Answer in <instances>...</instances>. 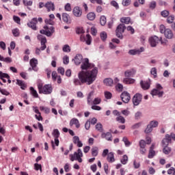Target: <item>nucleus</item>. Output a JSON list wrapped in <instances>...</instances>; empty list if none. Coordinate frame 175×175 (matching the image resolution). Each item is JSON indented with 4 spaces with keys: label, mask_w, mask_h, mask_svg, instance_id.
I'll list each match as a JSON object with an SVG mask.
<instances>
[{
    "label": "nucleus",
    "mask_w": 175,
    "mask_h": 175,
    "mask_svg": "<svg viewBox=\"0 0 175 175\" xmlns=\"http://www.w3.org/2000/svg\"><path fill=\"white\" fill-rule=\"evenodd\" d=\"M150 75H152V76H154V78H157V68L155 67L152 68V69L150 70Z\"/></svg>",
    "instance_id": "864d4df0"
},
{
    "label": "nucleus",
    "mask_w": 175,
    "mask_h": 175,
    "mask_svg": "<svg viewBox=\"0 0 175 175\" xmlns=\"http://www.w3.org/2000/svg\"><path fill=\"white\" fill-rule=\"evenodd\" d=\"M37 38H38V40L40 41L41 47L40 49L39 48L36 49V54L37 55H40V51H44V50H46V48L47 47L46 46V43H47V39L46 38V37L40 34L38 35Z\"/></svg>",
    "instance_id": "f03ea898"
},
{
    "label": "nucleus",
    "mask_w": 175,
    "mask_h": 175,
    "mask_svg": "<svg viewBox=\"0 0 175 175\" xmlns=\"http://www.w3.org/2000/svg\"><path fill=\"white\" fill-rule=\"evenodd\" d=\"M36 24H38V18H33L31 21L27 23V26L33 29V31H36L38 29V27H36Z\"/></svg>",
    "instance_id": "9b49d317"
},
{
    "label": "nucleus",
    "mask_w": 175,
    "mask_h": 175,
    "mask_svg": "<svg viewBox=\"0 0 175 175\" xmlns=\"http://www.w3.org/2000/svg\"><path fill=\"white\" fill-rule=\"evenodd\" d=\"M163 89V88L162 87V85H161V84L158 83L157 84L156 86V89H153L150 94L151 95H152V96L157 95L159 96V98H161L162 96H163V91H162V90Z\"/></svg>",
    "instance_id": "423d86ee"
},
{
    "label": "nucleus",
    "mask_w": 175,
    "mask_h": 175,
    "mask_svg": "<svg viewBox=\"0 0 175 175\" xmlns=\"http://www.w3.org/2000/svg\"><path fill=\"white\" fill-rule=\"evenodd\" d=\"M147 144L146 143V141H144V139H141L139 141V147L140 148H146V145Z\"/></svg>",
    "instance_id": "5fc2aeb1"
},
{
    "label": "nucleus",
    "mask_w": 175,
    "mask_h": 175,
    "mask_svg": "<svg viewBox=\"0 0 175 175\" xmlns=\"http://www.w3.org/2000/svg\"><path fill=\"white\" fill-rule=\"evenodd\" d=\"M44 8L47 9V12H50L52 10V12H54L55 10V7L54 6V3L51 1H48L45 5Z\"/></svg>",
    "instance_id": "a211bd4d"
},
{
    "label": "nucleus",
    "mask_w": 175,
    "mask_h": 175,
    "mask_svg": "<svg viewBox=\"0 0 175 175\" xmlns=\"http://www.w3.org/2000/svg\"><path fill=\"white\" fill-rule=\"evenodd\" d=\"M136 80L135 79L126 77L123 79L124 84H135Z\"/></svg>",
    "instance_id": "b1692460"
},
{
    "label": "nucleus",
    "mask_w": 175,
    "mask_h": 175,
    "mask_svg": "<svg viewBox=\"0 0 175 175\" xmlns=\"http://www.w3.org/2000/svg\"><path fill=\"white\" fill-rule=\"evenodd\" d=\"M151 132H152V127L150 124H148L145 129V133H151Z\"/></svg>",
    "instance_id": "13d9d810"
},
{
    "label": "nucleus",
    "mask_w": 175,
    "mask_h": 175,
    "mask_svg": "<svg viewBox=\"0 0 175 175\" xmlns=\"http://www.w3.org/2000/svg\"><path fill=\"white\" fill-rule=\"evenodd\" d=\"M174 21V15H170L167 18V23L168 24H173Z\"/></svg>",
    "instance_id": "c9c22d12"
},
{
    "label": "nucleus",
    "mask_w": 175,
    "mask_h": 175,
    "mask_svg": "<svg viewBox=\"0 0 175 175\" xmlns=\"http://www.w3.org/2000/svg\"><path fill=\"white\" fill-rule=\"evenodd\" d=\"M103 83L105 85H107L108 87H113V84H114V81L111 79V78H106L104 79Z\"/></svg>",
    "instance_id": "5701e85b"
},
{
    "label": "nucleus",
    "mask_w": 175,
    "mask_h": 175,
    "mask_svg": "<svg viewBox=\"0 0 175 175\" xmlns=\"http://www.w3.org/2000/svg\"><path fill=\"white\" fill-rule=\"evenodd\" d=\"M64 9L66 12H71L72 11V7L70 6V3H68L66 4Z\"/></svg>",
    "instance_id": "680f3d73"
},
{
    "label": "nucleus",
    "mask_w": 175,
    "mask_h": 175,
    "mask_svg": "<svg viewBox=\"0 0 175 175\" xmlns=\"http://www.w3.org/2000/svg\"><path fill=\"white\" fill-rule=\"evenodd\" d=\"M96 129L98 131V132H103V126H102V124L98 123L96 125Z\"/></svg>",
    "instance_id": "8fccbe9b"
},
{
    "label": "nucleus",
    "mask_w": 175,
    "mask_h": 175,
    "mask_svg": "<svg viewBox=\"0 0 175 175\" xmlns=\"http://www.w3.org/2000/svg\"><path fill=\"white\" fill-rule=\"evenodd\" d=\"M23 5L25 6H32L33 2L32 1L23 0Z\"/></svg>",
    "instance_id": "79ce46f5"
},
{
    "label": "nucleus",
    "mask_w": 175,
    "mask_h": 175,
    "mask_svg": "<svg viewBox=\"0 0 175 175\" xmlns=\"http://www.w3.org/2000/svg\"><path fill=\"white\" fill-rule=\"evenodd\" d=\"M120 98L124 103H129V100H131V94L124 91L121 94Z\"/></svg>",
    "instance_id": "9d476101"
},
{
    "label": "nucleus",
    "mask_w": 175,
    "mask_h": 175,
    "mask_svg": "<svg viewBox=\"0 0 175 175\" xmlns=\"http://www.w3.org/2000/svg\"><path fill=\"white\" fill-rule=\"evenodd\" d=\"M62 16L64 23H66V24H70L72 23V19H70V16L68 13H63Z\"/></svg>",
    "instance_id": "f3484780"
},
{
    "label": "nucleus",
    "mask_w": 175,
    "mask_h": 175,
    "mask_svg": "<svg viewBox=\"0 0 175 175\" xmlns=\"http://www.w3.org/2000/svg\"><path fill=\"white\" fill-rule=\"evenodd\" d=\"M136 75V70L132 69V70H127L124 72V76L125 77H133Z\"/></svg>",
    "instance_id": "aec40b11"
},
{
    "label": "nucleus",
    "mask_w": 175,
    "mask_h": 175,
    "mask_svg": "<svg viewBox=\"0 0 175 175\" xmlns=\"http://www.w3.org/2000/svg\"><path fill=\"white\" fill-rule=\"evenodd\" d=\"M38 88L39 94H44L45 95H49L53 92V88H51V85H44L43 86V83H40L38 84Z\"/></svg>",
    "instance_id": "7ed1b4c3"
},
{
    "label": "nucleus",
    "mask_w": 175,
    "mask_h": 175,
    "mask_svg": "<svg viewBox=\"0 0 175 175\" xmlns=\"http://www.w3.org/2000/svg\"><path fill=\"white\" fill-rule=\"evenodd\" d=\"M158 124H159L158 121H155V120H152L149 124V125L152 128H157V126H158Z\"/></svg>",
    "instance_id": "a18cd8bd"
},
{
    "label": "nucleus",
    "mask_w": 175,
    "mask_h": 175,
    "mask_svg": "<svg viewBox=\"0 0 175 175\" xmlns=\"http://www.w3.org/2000/svg\"><path fill=\"white\" fill-rule=\"evenodd\" d=\"M143 99V96L141 94L137 93L133 97V103L134 106H139L142 103V100Z\"/></svg>",
    "instance_id": "1a4fd4ad"
},
{
    "label": "nucleus",
    "mask_w": 175,
    "mask_h": 175,
    "mask_svg": "<svg viewBox=\"0 0 175 175\" xmlns=\"http://www.w3.org/2000/svg\"><path fill=\"white\" fill-rule=\"evenodd\" d=\"M163 152L165 155H169V154H170V152H172V148H170L167 146H164V148L163 149Z\"/></svg>",
    "instance_id": "c85d7f7f"
},
{
    "label": "nucleus",
    "mask_w": 175,
    "mask_h": 175,
    "mask_svg": "<svg viewBox=\"0 0 175 175\" xmlns=\"http://www.w3.org/2000/svg\"><path fill=\"white\" fill-rule=\"evenodd\" d=\"M45 24L49 25H54L55 22L53 21V19L46 18L45 19Z\"/></svg>",
    "instance_id": "3c124183"
},
{
    "label": "nucleus",
    "mask_w": 175,
    "mask_h": 175,
    "mask_svg": "<svg viewBox=\"0 0 175 175\" xmlns=\"http://www.w3.org/2000/svg\"><path fill=\"white\" fill-rule=\"evenodd\" d=\"M120 162L122 165H126L128 163V156L126 154L123 155L120 159Z\"/></svg>",
    "instance_id": "473e14b6"
},
{
    "label": "nucleus",
    "mask_w": 175,
    "mask_h": 175,
    "mask_svg": "<svg viewBox=\"0 0 175 175\" xmlns=\"http://www.w3.org/2000/svg\"><path fill=\"white\" fill-rule=\"evenodd\" d=\"M149 42L151 47H157V44L159 43V38L157 36H152L149 38Z\"/></svg>",
    "instance_id": "f8f14e48"
},
{
    "label": "nucleus",
    "mask_w": 175,
    "mask_h": 175,
    "mask_svg": "<svg viewBox=\"0 0 175 175\" xmlns=\"http://www.w3.org/2000/svg\"><path fill=\"white\" fill-rule=\"evenodd\" d=\"M84 29H83V27H77L76 29V33L78 35H80V33H84Z\"/></svg>",
    "instance_id": "338daca9"
},
{
    "label": "nucleus",
    "mask_w": 175,
    "mask_h": 175,
    "mask_svg": "<svg viewBox=\"0 0 175 175\" xmlns=\"http://www.w3.org/2000/svg\"><path fill=\"white\" fill-rule=\"evenodd\" d=\"M140 85H141L142 88H143L145 90H148L150 88V83H148L147 81H141Z\"/></svg>",
    "instance_id": "a878e982"
},
{
    "label": "nucleus",
    "mask_w": 175,
    "mask_h": 175,
    "mask_svg": "<svg viewBox=\"0 0 175 175\" xmlns=\"http://www.w3.org/2000/svg\"><path fill=\"white\" fill-rule=\"evenodd\" d=\"M94 66H95V65L90 64L88 58H85L82 62L81 68L82 70H87V69H91L92 68H94Z\"/></svg>",
    "instance_id": "6e6552de"
},
{
    "label": "nucleus",
    "mask_w": 175,
    "mask_h": 175,
    "mask_svg": "<svg viewBox=\"0 0 175 175\" xmlns=\"http://www.w3.org/2000/svg\"><path fill=\"white\" fill-rule=\"evenodd\" d=\"M127 31H129V32H130V33H131V35H133V33H135V29H133V27L132 26H128L126 27Z\"/></svg>",
    "instance_id": "69168bd1"
},
{
    "label": "nucleus",
    "mask_w": 175,
    "mask_h": 175,
    "mask_svg": "<svg viewBox=\"0 0 175 175\" xmlns=\"http://www.w3.org/2000/svg\"><path fill=\"white\" fill-rule=\"evenodd\" d=\"M101 137L103 139H106V140H108V142H112L113 141V136L111 135V133L107 132L106 133H103L101 135Z\"/></svg>",
    "instance_id": "412c9836"
},
{
    "label": "nucleus",
    "mask_w": 175,
    "mask_h": 175,
    "mask_svg": "<svg viewBox=\"0 0 175 175\" xmlns=\"http://www.w3.org/2000/svg\"><path fill=\"white\" fill-rule=\"evenodd\" d=\"M113 94L110 92H105V98L106 99H111Z\"/></svg>",
    "instance_id": "09e8293b"
},
{
    "label": "nucleus",
    "mask_w": 175,
    "mask_h": 175,
    "mask_svg": "<svg viewBox=\"0 0 175 175\" xmlns=\"http://www.w3.org/2000/svg\"><path fill=\"white\" fill-rule=\"evenodd\" d=\"M154 157H155V150L150 149L148 158L152 159V158H154Z\"/></svg>",
    "instance_id": "a19ab883"
},
{
    "label": "nucleus",
    "mask_w": 175,
    "mask_h": 175,
    "mask_svg": "<svg viewBox=\"0 0 175 175\" xmlns=\"http://www.w3.org/2000/svg\"><path fill=\"white\" fill-rule=\"evenodd\" d=\"M81 42H86V44H91V36L90 34L86 35V39L85 36L84 35H81L80 37Z\"/></svg>",
    "instance_id": "dca6fc26"
},
{
    "label": "nucleus",
    "mask_w": 175,
    "mask_h": 175,
    "mask_svg": "<svg viewBox=\"0 0 175 175\" xmlns=\"http://www.w3.org/2000/svg\"><path fill=\"white\" fill-rule=\"evenodd\" d=\"M63 63L64 64V65H68V64H69V56L65 55L63 57Z\"/></svg>",
    "instance_id": "052dcab7"
},
{
    "label": "nucleus",
    "mask_w": 175,
    "mask_h": 175,
    "mask_svg": "<svg viewBox=\"0 0 175 175\" xmlns=\"http://www.w3.org/2000/svg\"><path fill=\"white\" fill-rule=\"evenodd\" d=\"M92 157H98V154H99V148L96 146H93L91 149Z\"/></svg>",
    "instance_id": "bb28decb"
},
{
    "label": "nucleus",
    "mask_w": 175,
    "mask_h": 175,
    "mask_svg": "<svg viewBox=\"0 0 175 175\" xmlns=\"http://www.w3.org/2000/svg\"><path fill=\"white\" fill-rule=\"evenodd\" d=\"M12 34L16 37L20 36V30L17 28L12 29Z\"/></svg>",
    "instance_id": "ea45409f"
},
{
    "label": "nucleus",
    "mask_w": 175,
    "mask_h": 175,
    "mask_svg": "<svg viewBox=\"0 0 175 175\" xmlns=\"http://www.w3.org/2000/svg\"><path fill=\"white\" fill-rule=\"evenodd\" d=\"M149 8L150 9H151L152 10H154V9L155 8H157V2L155 1H151L149 4Z\"/></svg>",
    "instance_id": "6e6d98bb"
},
{
    "label": "nucleus",
    "mask_w": 175,
    "mask_h": 175,
    "mask_svg": "<svg viewBox=\"0 0 175 175\" xmlns=\"http://www.w3.org/2000/svg\"><path fill=\"white\" fill-rule=\"evenodd\" d=\"M13 20L15 23H16V24H21V19L20 18V17L17 16H14Z\"/></svg>",
    "instance_id": "e2e57ef3"
},
{
    "label": "nucleus",
    "mask_w": 175,
    "mask_h": 175,
    "mask_svg": "<svg viewBox=\"0 0 175 175\" xmlns=\"http://www.w3.org/2000/svg\"><path fill=\"white\" fill-rule=\"evenodd\" d=\"M125 29H126V27H125L124 24H120L117 27L116 30V33L117 38H119V39H122V33L125 32Z\"/></svg>",
    "instance_id": "0eeeda50"
},
{
    "label": "nucleus",
    "mask_w": 175,
    "mask_h": 175,
    "mask_svg": "<svg viewBox=\"0 0 175 175\" xmlns=\"http://www.w3.org/2000/svg\"><path fill=\"white\" fill-rule=\"evenodd\" d=\"M52 135L53 136V137H55V139H58V137H59V131H58V129H55L52 133Z\"/></svg>",
    "instance_id": "f704fd0d"
},
{
    "label": "nucleus",
    "mask_w": 175,
    "mask_h": 175,
    "mask_svg": "<svg viewBox=\"0 0 175 175\" xmlns=\"http://www.w3.org/2000/svg\"><path fill=\"white\" fill-rule=\"evenodd\" d=\"M144 51V47H141L140 49H131L129 51V54L130 55H140Z\"/></svg>",
    "instance_id": "ddd939ff"
},
{
    "label": "nucleus",
    "mask_w": 175,
    "mask_h": 175,
    "mask_svg": "<svg viewBox=\"0 0 175 175\" xmlns=\"http://www.w3.org/2000/svg\"><path fill=\"white\" fill-rule=\"evenodd\" d=\"M30 92L34 98H39V94H38V92H36V90L33 87L30 88Z\"/></svg>",
    "instance_id": "2f4dec72"
},
{
    "label": "nucleus",
    "mask_w": 175,
    "mask_h": 175,
    "mask_svg": "<svg viewBox=\"0 0 175 175\" xmlns=\"http://www.w3.org/2000/svg\"><path fill=\"white\" fill-rule=\"evenodd\" d=\"M0 79H10V76L6 73L2 72V71H0Z\"/></svg>",
    "instance_id": "58836bf2"
},
{
    "label": "nucleus",
    "mask_w": 175,
    "mask_h": 175,
    "mask_svg": "<svg viewBox=\"0 0 175 175\" xmlns=\"http://www.w3.org/2000/svg\"><path fill=\"white\" fill-rule=\"evenodd\" d=\"M169 14H170V13L169 12L168 10H163L161 12V16H162V17H164L165 18H166V17H169Z\"/></svg>",
    "instance_id": "4c0bfd02"
},
{
    "label": "nucleus",
    "mask_w": 175,
    "mask_h": 175,
    "mask_svg": "<svg viewBox=\"0 0 175 175\" xmlns=\"http://www.w3.org/2000/svg\"><path fill=\"white\" fill-rule=\"evenodd\" d=\"M164 35L167 39H172L174 36L173 31L170 29H166Z\"/></svg>",
    "instance_id": "4be33fe9"
},
{
    "label": "nucleus",
    "mask_w": 175,
    "mask_h": 175,
    "mask_svg": "<svg viewBox=\"0 0 175 175\" xmlns=\"http://www.w3.org/2000/svg\"><path fill=\"white\" fill-rule=\"evenodd\" d=\"M40 110H41V111H44L46 114H49V113H50V108L49 107L41 106L40 107Z\"/></svg>",
    "instance_id": "e433bc0d"
},
{
    "label": "nucleus",
    "mask_w": 175,
    "mask_h": 175,
    "mask_svg": "<svg viewBox=\"0 0 175 175\" xmlns=\"http://www.w3.org/2000/svg\"><path fill=\"white\" fill-rule=\"evenodd\" d=\"M160 32L161 33H164L166 32V27L163 25H160Z\"/></svg>",
    "instance_id": "774afa93"
},
{
    "label": "nucleus",
    "mask_w": 175,
    "mask_h": 175,
    "mask_svg": "<svg viewBox=\"0 0 175 175\" xmlns=\"http://www.w3.org/2000/svg\"><path fill=\"white\" fill-rule=\"evenodd\" d=\"M100 38L102 40H106L107 39V33L105 31H103L100 33Z\"/></svg>",
    "instance_id": "bf43d9fd"
},
{
    "label": "nucleus",
    "mask_w": 175,
    "mask_h": 175,
    "mask_svg": "<svg viewBox=\"0 0 175 175\" xmlns=\"http://www.w3.org/2000/svg\"><path fill=\"white\" fill-rule=\"evenodd\" d=\"M29 64L34 72L39 70V68H38V59L32 58L30 59Z\"/></svg>",
    "instance_id": "4468645a"
},
{
    "label": "nucleus",
    "mask_w": 175,
    "mask_h": 175,
    "mask_svg": "<svg viewBox=\"0 0 175 175\" xmlns=\"http://www.w3.org/2000/svg\"><path fill=\"white\" fill-rule=\"evenodd\" d=\"M69 157L72 162L74 161H78L79 163L83 162V159H81L83 157V152L81 151V149H78L77 152H75L73 154H70Z\"/></svg>",
    "instance_id": "20e7f679"
},
{
    "label": "nucleus",
    "mask_w": 175,
    "mask_h": 175,
    "mask_svg": "<svg viewBox=\"0 0 175 175\" xmlns=\"http://www.w3.org/2000/svg\"><path fill=\"white\" fill-rule=\"evenodd\" d=\"M55 32V28L53 26L49 27V26H44V29L40 31V33L42 35H46V36L50 37L53 36V33Z\"/></svg>",
    "instance_id": "39448f33"
},
{
    "label": "nucleus",
    "mask_w": 175,
    "mask_h": 175,
    "mask_svg": "<svg viewBox=\"0 0 175 175\" xmlns=\"http://www.w3.org/2000/svg\"><path fill=\"white\" fill-rule=\"evenodd\" d=\"M96 16V15H95V13L94 12H90L87 15L88 20H90V21H93V20H95Z\"/></svg>",
    "instance_id": "72a5a7b5"
},
{
    "label": "nucleus",
    "mask_w": 175,
    "mask_h": 175,
    "mask_svg": "<svg viewBox=\"0 0 175 175\" xmlns=\"http://www.w3.org/2000/svg\"><path fill=\"white\" fill-rule=\"evenodd\" d=\"M70 126H72V125H75L76 128L79 129L80 128V122H79V120L76 118H72L70 122Z\"/></svg>",
    "instance_id": "393cba45"
},
{
    "label": "nucleus",
    "mask_w": 175,
    "mask_h": 175,
    "mask_svg": "<svg viewBox=\"0 0 175 175\" xmlns=\"http://www.w3.org/2000/svg\"><path fill=\"white\" fill-rule=\"evenodd\" d=\"M102 102V99L99 97H96L92 101L93 105H99Z\"/></svg>",
    "instance_id": "49530a36"
},
{
    "label": "nucleus",
    "mask_w": 175,
    "mask_h": 175,
    "mask_svg": "<svg viewBox=\"0 0 175 175\" xmlns=\"http://www.w3.org/2000/svg\"><path fill=\"white\" fill-rule=\"evenodd\" d=\"M122 142H124L126 147H129V146L131 145V142H129V140H128V138L126 137H123Z\"/></svg>",
    "instance_id": "de8ad7c7"
},
{
    "label": "nucleus",
    "mask_w": 175,
    "mask_h": 175,
    "mask_svg": "<svg viewBox=\"0 0 175 175\" xmlns=\"http://www.w3.org/2000/svg\"><path fill=\"white\" fill-rule=\"evenodd\" d=\"M106 16H102L100 18V25H106Z\"/></svg>",
    "instance_id": "37998d69"
},
{
    "label": "nucleus",
    "mask_w": 175,
    "mask_h": 175,
    "mask_svg": "<svg viewBox=\"0 0 175 175\" xmlns=\"http://www.w3.org/2000/svg\"><path fill=\"white\" fill-rule=\"evenodd\" d=\"M92 96H94V91H92L88 95V104L91 105L92 103Z\"/></svg>",
    "instance_id": "7c9ffc66"
},
{
    "label": "nucleus",
    "mask_w": 175,
    "mask_h": 175,
    "mask_svg": "<svg viewBox=\"0 0 175 175\" xmlns=\"http://www.w3.org/2000/svg\"><path fill=\"white\" fill-rule=\"evenodd\" d=\"M131 0H123L122 4L123 6H129L131 5Z\"/></svg>",
    "instance_id": "0e129e2a"
},
{
    "label": "nucleus",
    "mask_w": 175,
    "mask_h": 175,
    "mask_svg": "<svg viewBox=\"0 0 175 175\" xmlns=\"http://www.w3.org/2000/svg\"><path fill=\"white\" fill-rule=\"evenodd\" d=\"M83 62V55L81 54H77L75 57V65H80Z\"/></svg>",
    "instance_id": "6ab92c4d"
},
{
    "label": "nucleus",
    "mask_w": 175,
    "mask_h": 175,
    "mask_svg": "<svg viewBox=\"0 0 175 175\" xmlns=\"http://www.w3.org/2000/svg\"><path fill=\"white\" fill-rule=\"evenodd\" d=\"M97 75L98 68H94L92 70H82L78 73V78L73 79V83L75 85H83V84L91 85L96 80Z\"/></svg>",
    "instance_id": "f257e3e1"
},
{
    "label": "nucleus",
    "mask_w": 175,
    "mask_h": 175,
    "mask_svg": "<svg viewBox=\"0 0 175 175\" xmlns=\"http://www.w3.org/2000/svg\"><path fill=\"white\" fill-rule=\"evenodd\" d=\"M63 51L64 53H70V46L68 44L64 45L63 47Z\"/></svg>",
    "instance_id": "603ef678"
},
{
    "label": "nucleus",
    "mask_w": 175,
    "mask_h": 175,
    "mask_svg": "<svg viewBox=\"0 0 175 175\" xmlns=\"http://www.w3.org/2000/svg\"><path fill=\"white\" fill-rule=\"evenodd\" d=\"M116 121L118 122H121V124H125V118L122 117V116H119L116 118Z\"/></svg>",
    "instance_id": "c03bdc74"
},
{
    "label": "nucleus",
    "mask_w": 175,
    "mask_h": 175,
    "mask_svg": "<svg viewBox=\"0 0 175 175\" xmlns=\"http://www.w3.org/2000/svg\"><path fill=\"white\" fill-rule=\"evenodd\" d=\"M120 22L122 24H129L131 23V17H122L120 18Z\"/></svg>",
    "instance_id": "c756f323"
},
{
    "label": "nucleus",
    "mask_w": 175,
    "mask_h": 175,
    "mask_svg": "<svg viewBox=\"0 0 175 175\" xmlns=\"http://www.w3.org/2000/svg\"><path fill=\"white\" fill-rule=\"evenodd\" d=\"M72 13L75 17H81V14H83V11L81 10V8L79 6H76L72 10Z\"/></svg>",
    "instance_id": "2eb2a0df"
},
{
    "label": "nucleus",
    "mask_w": 175,
    "mask_h": 175,
    "mask_svg": "<svg viewBox=\"0 0 175 175\" xmlns=\"http://www.w3.org/2000/svg\"><path fill=\"white\" fill-rule=\"evenodd\" d=\"M111 6H113V8L116 9V10H118V9H120V5H118V3H117V1H112L111 2Z\"/></svg>",
    "instance_id": "4d7b16f0"
},
{
    "label": "nucleus",
    "mask_w": 175,
    "mask_h": 175,
    "mask_svg": "<svg viewBox=\"0 0 175 175\" xmlns=\"http://www.w3.org/2000/svg\"><path fill=\"white\" fill-rule=\"evenodd\" d=\"M107 160L110 163H112V162H114L116 161V159H114V153L109 152L107 155Z\"/></svg>",
    "instance_id": "cd10ccee"
}]
</instances>
